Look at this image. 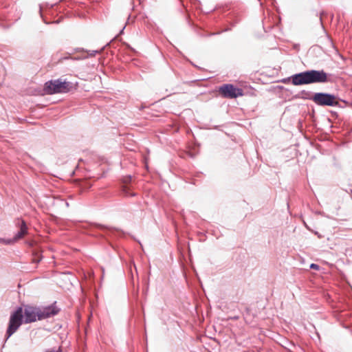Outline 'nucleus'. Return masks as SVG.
Wrapping results in <instances>:
<instances>
[{
	"label": "nucleus",
	"instance_id": "10",
	"mask_svg": "<svg viewBox=\"0 0 352 352\" xmlns=\"http://www.w3.org/2000/svg\"><path fill=\"white\" fill-rule=\"evenodd\" d=\"M340 208V204L338 202L328 204L327 210L332 214L338 215Z\"/></svg>",
	"mask_w": 352,
	"mask_h": 352
},
{
	"label": "nucleus",
	"instance_id": "5",
	"mask_svg": "<svg viewBox=\"0 0 352 352\" xmlns=\"http://www.w3.org/2000/svg\"><path fill=\"white\" fill-rule=\"evenodd\" d=\"M219 92L226 98H236L243 95V89L235 87L232 84H224L219 87Z\"/></svg>",
	"mask_w": 352,
	"mask_h": 352
},
{
	"label": "nucleus",
	"instance_id": "7",
	"mask_svg": "<svg viewBox=\"0 0 352 352\" xmlns=\"http://www.w3.org/2000/svg\"><path fill=\"white\" fill-rule=\"evenodd\" d=\"M55 304L56 302L50 305L39 307V320L49 318L58 314L60 309Z\"/></svg>",
	"mask_w": 352,
	"mask_h": 352
},
{
	"label": "nucleus",
	"instance_id": "22",
	"mask_svg": "<svg viewBox=\"0 0 352 352\" xmlns=\"http://www.w3.org/2000/svg\"><path fill=\"white\" fill-rule=\"evenodd\" d=\"M234 319H238V317L237 316H234Z\"/></svg>",
	"mask_w": 352,
	"mask_h": 352
},
{
	"label": "nucleus",
	"instance_id": "1",
	"mask_svg": "<svg viewBox=\"0 0 352 352\" xmlns=\"http://www.w3.org/2000/svg\"><path fill=\"white\" fill-rule=\"evenodd\" d=\"M289 81H291L295 86L314 83H324L328 82V74L324 70H307L295 74L283 80V82L285 83Z\"/></svg>",
	"mask_w": 352,
	"mask_h": 352
},
{
	"label": "nucleus",
	"instance_id": "12",
	"mask_svg": "<svg viewBox=\"0 0 352 352\" xmlns=\"http://www.w3.org/2000/svg\"><path fill=\"white\" fill-rule=\"evenodd\" d=\"M45 352H62V349L60 346L53 347L51 349H46Z\"/></svg>",
	"mask_w": 352,
	"mask_h": 352
},
{
	"label": "nucleus",
	"instance_id": "9",
	"mask_svg": "<svg viewBox=\"0 0 352 352\" xmlns=\"http://www.w3.org/2000/svg\"><path fill=\"white\" fill-rule=\"evenodd\" d=\"M314 94L311 91L302 90L294 96L296 99L309 100L313 101Z\"/></svg>",
	"mask_w": 352,
	"mask_h": 352
},
{
	"label": "nucleus",
	"instance_id": "13",
	"mask_svg": "<svg viewBox=\"0 0 352 352\" xmlns=\"http://www.w3.org/2000/svg\"><path fill=\"white\" fill-rule=\"evenodd\" d=\"M0 242L6 245H10L13 243V240L12 239H6L0 238Z\"/></svg>",
	"mask_w": 352,
	"mask_h": 352
},
{
	"label": "nucleus",
	"instance_id": "17",
	"mask_svg": "<svg viewBox=\"0 0 352 352\" xmlns=\"http://www.w3.org/2000/svg\"><path fill=\"white\" fill-rule=\"evenodd\" d=\"M310 268L314 270H319V265L315 263H311L310 265Z\"/></svg>",
	"mask_w": 352,
	"mask_h": 352
},
{
	"label": "nucleus",
	"instance_id": "16",
	"mask_svg": "<svg viewBox=\"0 0 352 352\" xmlns=\"http://www.w3.org/2000/svg\"><path fill=\"white\" fill-rule=\"evenodd\" d=\"M42 259V256H38L33 258V262L35 263H38Z\"/></svg>",
	"mask_w": 352,
	"mask_h": 352
},
{
	"label": "nucleus",
	"instance_id": "14",
	"mask_svg": "<svg viewBox=\"0 0 352 352\" xmlns=\"http://www.w3.org/2000/svg\"><path fill=\"white\" fill-rule=\"evenodd\" d=\"M39 14H40V16L42 18L43 22L46 24H48L49 23L47 21H46V20L45 19V18L43 17V6L42 5H39Z\"/></svg>",
	"mask_w": 352,
	"mask_h": 352
},
{
	"label": "nucleus",
	"instance_id": "6",
	"mask_svg": "<svg viewBox=\"0 0 352 352\" xmlns=\"http://www.w3.org/2000/svg\"><path fill=\"white\" fill-rule=\"evenodd\" d=\"M39 307L27 305L24 309L25 323H31L39 320Z\"/></svg>",
	"mask_w": 352,
	"mask_h": 352
},
{
	"label": "nucleus",
	"instance_id": "15",
	"mask_svg": "<svg viewBox=\"0 0 352 352\" xmlns=\"http://www.w3.org/2000/svg\"><path fill=\"white\" fill-rule=\"evenodd\" d=\"M100 50H93V51H91L90 53L89 54V56H96V54L100 53Z\"/></svg>",
	"mask_w": 352,
	"mask_h": 352
},
{
	"label": "nucleus",
	"instance_id": "2",
	"mask_svg": "<svg viewBox=\"0 0 352 352\" xmlns=\"http://www.w3.org/2000/svg\"><path fill=\"white\" fill-rule=\"evenodd\" d=\"M313 102L321 107H338L344 108L350 104L349 102L340 99L338 96L326 92L314 94Z\"/></svg>",
	"mask_w": 352,
	"mask_h": 352
},
{
	"label": "nucleus",
	"instance_id": "11",
	"mask_svg": "<svg viewBox=\"0 0 352 352\" xmlns=\"http://www.w3.org/2000/svg\"><path fill=\"white\" fill-rule=\"evenodd\" d=\"M96 227L98 228V229L105 232L106 234H109L111 233H113L116 231H118V229H117V228H112V227H108L104 225H102V224H99V223H96Z\"/></svg>",
	"mask_w": 352,
	"mask_h": 352
},
{
	"label": "nucleus",
	"instance_id": "21",
	"mask_svg": "<svg viewBox=\"0 0 352 352\" xmlns=\"http://www.w3.org/2000/svg\"><path fill=\"white\" fill-rule=\"evenodd\" d=\"M124 29V28H122V30H121L120 33H122V32H123Z\"/></svg>",
	"mask_w": 352,
	"mask_h": 352
},
{
	"label": "nucleus",
	"instance_id": "20",
	"mask_svg": "<svg viewBox=\"0 0 352 352\" xmlns=\"http://www.w3.org/2000/svg\"><path fill=\"white\" fill-rule=\"evenodd\" d=\"M327 39L331 44V40L328 37L327 38Z\"/></svg>",
	"mask_w": 352,
	"mask_h": 352
},
{
	"label": "nucleus",
	"instance_id": "4",
	"mask_svg": "<svg viewBox=\"0 0 352 352\" xmlns=\"http://www.w3.org/2000/svg\"><path fill=\"white\" fill-rule=\"evenodd\" d=\"M23 308L18 307L10 316L8 327L6 333V341L19 328L23 323Z\"/></svg>",
	"mask_w": 352,
	"mask_h": 352
},
{
	"label": "nucleus",
	"instance_id": "8",
	"mask_svg": "<svg viewBox=\"0 0 352 352\" xmlns=\"http://www.w3.org/2000/svg\"><path fill=\"white\" fill-rule=\"evenodd\" d=\"M16 225L19 226L20 230L15 234L14 236L12 239V240H13V243L19 240L20 239H22L28 232V227L25 221L18 219Z\"/></svg>",
	"mask_w": 352,
	"mask_h": 352
},
{
	"label": "nucleus",
	"instance_id": "19",
	"mask_svg": "<svg viewBox=\"0 0 352 352\" xmlns=\"http://www.w3.org/2000/svg\"><path fill=\"white\" fill-rule=\"evenodd\" d=\"M131 179V177L129 176L128 178H127V181L126 182L130 181Z\"/></svg>",
	"mask_w": 352,
	"mask_h": 352
},
{
	"label": "nucleus",
	"instance_id": "3",
	"mask_svg": "<svg viewBox=\"0 0 352 352\" xmlns=\"http://www.w3.org/2000/svg\"><path fill=\"white\" fill-rule=\"evenodd\" d=\"M72 87V84L69 82L62 81L60 79L51 80L45 83L44 91L47 94L67 93Z\"/></svg>",
	"mask_w": 352,
	"mask_h": 352
},
{
	"label": "nucleus",
	"instance_id": "18",
	"mask_svg": "<svg viewBox=\"0 0 352 352\" xmlns=\"http://www.w3.org/2000/svg\"><path fill=\"white\" fill-rule=\"evenodd\" d=\"M320 214L325 217H327L329 219H333L331 217H330L329 214H325L324 212H318Z\"/></svg>",
	"mask_w": 352,
	"mask_h": 352
}]
</instances>
